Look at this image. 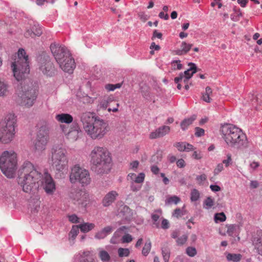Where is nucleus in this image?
Here are the masks:
<instances>
[{
    "label": "nucleus",
    "instance_id": "obj_14",
    "mask_svg": "<svg viewBox=\"0 0 262 262\" xmlns=\"http://www.w3.org/2000/svg\"><path fill=\"white\" fill-rule=\"evenodd\" d=\"M61 127L67 137L72 141L77 140L81 134V130L77 123L73 124L68 131L64 125H61Z\"/></svg>",
    "mask_w": 262,
    "mask_h": 262
},
{
    "label": "nucleus",
    "instance_id": "obj_29",
    "mask_svg": "<svg viewBox=\"0 0 262 262\" xmlns=\"http://www.w3.org/2000/svg\"><path fill=\"white\" fill-rule=\"evenodd\" d=\"M162 151L157 150V152L151 157L150 161L152 163L157 164L162 160Z\"/></svg>",
    "mask_w": 262,
    "mask_h": 262
},
{
    "label": "nucleus",
    "instance_id": "obj_49",
    "mask_svg": "<svg viewBox=\"0 0 262 262\" xmlns=\"http://www.w3.org/2000/svg\"><path fill=\"white\" fill-rule=\"evenodd\" d=\"M69 220L72 223H80L79 219L76 214H72L68 216Z\"/></svg>",
    "mask_w": 262,
    "mask_h": 262
},
{
    "label": "nucleus",
    "instance_id": "obj_30",
    "mask_svg": "<svg viewBox=\"0 0 262 262\" xmlns=\"http://www.w3.org/2000/svg\"><path fill=\"white\" fill-rule=\"evenodd\" d=\"M212 91L210 87L207 86L205 89V92L203 94L202 99L206 102L209 103L211 102V99L210 96L212 94Z\"/></svg>",
    "mask_w": 262,
    "mask_h": 262
},
{
    "label": "nucleus",
    "instance_id": "obj_28",
    "mask_svg": "<svg viewBox=\"0 0 262 262\" xmlns=\"http://www.w3.org/2000/svg\"><path fill=\"white\" fill-rule=\"evenodd\" d=\"M79 227L78 225H74L69 233V239L70 241H74L79 233Z\"/></svg>",
    "mask_w": 262,
    "mask_h": 262
},
{
    "label": "nucleus",
    "instance_id": "obj_26",
    "mask_svg": "<svg viewBox=\"0 0 262 262\" xmlns=\"http://www.w3.org/2000/svg\"><path fill=\"white\" fill-rule=\"evenodd\" d=\"M98 255L102 262H111V258L109 253L102 249H99Z\"/></svg>",
    "mask_w": 262,
    "mask_h": 262
},
{
    "label": "nucleus",
    "instance_id": "obj_51",
    "mask_svg": "<svg viewBox=\"0 0 262 262\" xmlns=\"http://www.w3.org/2000/svg\"><path fill=\"white\" fill-rule=\"evenodd\" d=\"M187 239V236L186 235H183L178 238L177 243L179 245H182L186 242Z\"/></svg>",
    "mask_w": 262,
    "mask_h": 262
},
{
    "label": "nucleus",
    "instance_id": "obj_27",
    "mask_svg": "<svg viewBox=\"0 0 262 262\" xmlns=\"http://www.w3.org/2000/svg\"><path fill=\"white\" fill-rule=\"evenodd\" d=\"M78 226L81 232H88L94 229L95 225L93 223H84L83 224H79Z\"/></svg>",
    "mask_w": 262,
    "mask_h": 262
},
{
    "label": "nucleus",
    "instance_id": "obj_56",
    "mask_svg": "<svg viewBox=\"0 0 262 262\" xmlns=\"http://www.w3.org/2000/svg\"><path fill=\"white\" fill-rule=\"evenodd\" d=\"M227 159L224 160L223 161V164H225L226 167H228L229 165V164L231 162L232 159H231V155L230 154H228L227 155Z\"/></svg>",
    "mask_w": 262,
    "mask_h": 262
},
{
    "label": "nucleus",
    "instance_id": "obj_6",
    "mask_svg": "<svg viewBox=\"0 0 262 262\" xmlns=\"http://www.w3.org/2000/svg\"><path fill=\"white\" fill-rule=\"evenodd\" d=\"M51 164L56 171L55 177L62 178L64 172L68 169V152L61 145H57L53 147L51 150Z\"/></svg>",
    "mask_w": 262,
    "mask_h": 262
},
{
    "label": "nucleus",
    "instance_id": "obj_15",
    "mask_svg": "<svg viewBox=\"0 0 262 262\" xmlns=\"http://www.w3.org/2000/svg\"><path fill=\"white\" fill-rule=\"evenodd\" d=\"M42 185L43 189L48 194H52L55 190V183L51 176L46 173L45 177H42V180L40 182V184Z\"/></svg>",
    "mask_w": 262,
    "mask_h": 262
},
{
    "label": "nucleus",
    "instance_id": "obj_19",
    "mask_svg": "<svg viewBox=\"0 0 262 262\" xmlns=\"http://www.w3.org/2000/svg\"><path fill=\"white\" fill-rule=\"evenodd\" d=\"M118 196L116 191H111L105 194L102 200V205L104 207H108L114 203Z\"/></svg>",
    "mask_w": 262,
    "mask_h": 262
},
{
    "label": "nucleus",
    "instance_id": "obj_7",
    "mask_svg": "<svg viewBox=\"0 0 262 262\" xmlns=\"http://www.w3.org/2000/svg\"><path fill=\"white\" fill-rule=\"evenodd\" d=\"M17 161L16 154L13 150L5 151L0 157V168L7 178L14 177Z\"/></svg>",
    "mask_w": 262,
    "mask_h": 262
},
{
    "label": "nucleus",
    "instance_id": "obj_22",
    "mask_svg": "<svg viewBox=\"0 0 262 262\" xmlns=\"http://www.w3.org/2000/svg\"><path fill=\"white\" fill-rule=\"evenodd\" d=\"M192 46V44L187 43L185 41H183L181 45V49L174 51L173 53L178 55H185L189 52Z\"/></svg>",
    "mask_w": 262,
    "mask_h": 262
},
{
    "label": "nucleus",
    "instance_id": "obj_12",
    "mask_svg": "<svg viewBox=\"0 0 262 262\" xmlns=\"http://www.w3.org/2000/svg\"><path fill=\"white\" fill-rule=\"evenodd\" d=\"M50 50L56 62L59 64L61 63L65 58L71 56L69 50L64 46L59 44L52 43L50 45Z\"/></svg>",
    "mask_w": 262,
    "mask_h": 262
},
{
    "label": "nucleus",
    "instance_id": "obj_21",
    "mask_svg": "<svg viewBox=\"0 0 262 262\" xmlns=\"http://www.w3.org/2000/svg\"><path fill=\"white\" fill-rule=\"evenodd\" d=\"M114 228L111 226H107L100 231L97 232L95 234V238L97 239H102L110 235L113 231Z\"/></svg>",
    "mask_w": 262,
    "mask_h": 262
},
{
    "label": "nucleus",
    "instance_id": "obj_37",
    "mask_svg": "<svg viewBox=\"0 0 262 262\" xmlns=\"http://www.w3.org/2000/svg\"><path fill=\"white\" fill-rule=\"evenodd\" d=\"M140 90L144 98H147L149 97V88L146 84H144L142 85H141Z\"/></svg>",
    "mask_w": 262,
    "mask_h": 262
},
{
    "label": "nucleus",
    "instance_id": "obj_4",
    "mask_svg": "<svg viewBox=\"0 0 262 262\" xmlns=\"http://www.w3.org/2000/svg\"><path fill=\"white\" fill-rule=\"evenodd\" d=\"M92 170L97 174L107 173L110 170L111 158L106 148L96 146L90 155Z\"/></svg>",
    "mask_w": 262,
    "mask_h": 262
},
{
    "label": "nucleus",
    "instance_id": "obj_53",
    "mask_svg": "<svg viewBox=\"0 0 262 262\" xmlns=\"http://www.w3.org/2000/svg\"><path fill=\"white\" fill-rule=\"evenodd\" d=\"M224 169V167L223 163L219 164L216 168L214 170V175L218 174L220 172H221Z\"/></svg>",
    "mask_w": 262,
    "mask_h": 262
},
{
    "label": "nucleus",
    "instance_id": "obj_41",
    "mask_svg": "<svg viewBox=\"0 0 262 262\" xmlns=\"http://www.w3.org/2000/svg\"><path fill=\"white\" fill-rule=\"evenodd\" d=\"M204 207L206 209L210 208L214 204L213 200L210 198L208 197L204 202Z\"/></svg>",
    "mask_w": 262,
    "mask_h": 262
},
{
    "label": "nucleus",
    "instance_id": "obj_50",
    "mask_svg": "<svg viewBox=\"0 0 262 262\" xmlns=\"http://www.w3.org/2000/svg\"><path fill=\"white\" fill-rule=\"evenodd\" d=\"M145 174L143 173H140L138 176H136L135 182L137 183H140L143 182L144 180Z\"/></svg>",
    "mask_w": 262,
    "mask_h": 262
},
{
    "label": "nucleus",
    "instance_id": "obj_23",
    "mask_svg": "<svg viewBox=\"0 0 262 262\" xmlns=\"http://www.w3.org/2000/svg\"><path fill=\"white\" fill-rule=\"evenodd\" d=\"M56 119L61 122L65 123H70L73 121V117L68 114H61L57 115L55 117Z\"/></svg>",
    "mask_w": 262,
    "mask_h": 262
},
{
    "label": "nucleus",
    "instance_id": "obj_10",
    "mask_svg": "<svg viewBox=\"0 0 262 262\" xmlns=\"http://www.w3.org/2000/svg\"><path fill=\"white\" fill-rule=\"evenodd\" d=\"M39 70L48 76H53L55 75L56 70L50 56L45 52L40 53L37 58Z\"/></svg>",
    "mask_w": 262,
    "mask_h": 262
},
{
    "label": "nucleus",
    "instance_id": "obj_3",
    "mask_svg": "<svg viewBox=\"0 0 262 262\" xmlns=\"http://www.w3.org/2000/svg\"><path fill=\"white\" fill-rule=\"evenodd\" d=\"M80 118L84 130L93 139H102L110 130L107 122L94 113L83 112Z\"/></svg>",
    "mask_w": 262,
    "mask_h": 262
},
{
    "label": "nucleus",
    "instance_id": "obj_33",
    "mask_svg": "<svg viewBox=\"0 0 262 262\" xmlns=\"http://www.w3.org/2000/svg\"><path fill=\"white\" fill-rule=\"evenodd\" d=\"M162 253L165 262H168L170 257V249L167 245L162 248Z\"/></svg>",
    "mask_w": 262,
    "mask_h": 262
},
{
    "label": "nucleus",
    "instance_id": "obj_60",
    "mask_svg": "<svg viewBox=\"0 0 262 262\" xmlns=\"http://www.w3.org/2000/svg\"><path fill=\"white\" fill-rule=\"evenodd\" d=\"M192 157L193 158L196 159V160L201 159L202 157V156L201 154V152H198L197 151H194V152L193 153V154L192 155Z\"/></svg>",
    "mask_w": 262,
    "mask_h": 262
},
{
    "label": "nucleus",
    "instance_id": "obj_5",
    "mask_svg": "<svg viewBox=\"0 0 262 262\" xmlns=\"http://www.w3.org/2000/svg\"><path fill=\"white\" fill-rule=\"evenodd\" d=\"M222 138L229 147L236 149H243L248 146L246 135L238 127L227 124L221 129Z\"/></svg>",
    "mask_w": 262,
    "mask_h": 262
},
{
    "label": "nucleus",
    "instance_id": "obj_35",
    "mask_svg": "<svg viewBox=\"0 0 262 262\" xmlns=\"http://www.w3.org/2000/svg\"><path fill=\"white\" fill-rule=\"evenodd\" d=\"M227 233L230 236H232L234 232L239 228L238 226L236 225H227Z\"/></svg>",
    "mask_w": 262,
    "mask_h": 262
},
{
    "label": "nucleus",
    "instance_id": "obj_2",
    "mask_svg": "<svg viewBox=\"0 0 262 262\" xmlns=\"http://www.w3.org/2000/svg\"><path fill=\"white\" fill-rule=\"evenodd\" d=\"M18 183L23 190L30 194H35L40 185L42 174L29 161H25L18 171Z\"/></svg>",
    "mask_w": 262,
    "mask_h": 262
},
{
    "label": "nucleus",
    "instance_id": "obj_54",
    "mask_svg": "<svg viewBox=\"0 0 262 262\" xmlns=\"http://www.w3.org/2000/svg\"><path fill=\"white\" fill-rule=\"evenodd\" d=\"M138 16L143 22H145L149 18V16L143 12L139 13Z\"/></svg>",
    "mask_w": 262,
    "mask_h": 262
},
{
    "label": "nucleus",
    "instance_id": "obj_18",
    "mask_svg": "<svg viewBox=\"0 0 262 262\" xmlns=\"http://www.w3.org/2000/svg\"><path fill=\"white\" fill-rule=\"evenodd\" d=\"M170 130V128L168 126L163 125L155 131L151 132L149 135V138L151 139L161 138L168 134Z\"/></svg>",
    "mask_w": 262,
    "mask_h": 262
},
{
    "label": "nucleus",
    "instance_id": "obj_8",
    "mask_svg": "<svg viewBox=\"0 0 262 262\" xmlns=\"http://www.w3.org/2000/svg\"><path fill=\"white\" fill-rule=\"evenodd\" d=\"M16 120L14 114L7 115L4 122L0 125V142L8 144L11 142L15 134Z\"/></svg>",
    "mask_w": 262,
    "mask_h": 262
},
{
    "label": "nucleus",
    "instance_id": "obj_48",
    "mask_svg": "<svg viewBox=\"0 0 262 262\" xmlns=\"http://www.w3.org/2000/svg\"><path fill=\"white\" fill-rule=\"evenodd\" d=\"M188 65L190 67L189 70L191 72V75H193L197 72V67L195 63L193 62H189Z\"/></svg>",
    "mask_w": 262,
    "mask_h": 262
},
{
    "label": "nucleus",
    "instance_id": "obj_24",
    "mask_svg": "<svg viewBox=\"0 0 262 262\" xmlns=\"http://www.w3.org/2000/svg\"><path fill=\"white\" fill-rule=\"evenodd\" d=\"M9 93V84L4 80L0 79V97L6 96Z\"/></svg>",
    "mask_w": 262,
    "mask_h": 262
},
{
    "label": "nucleus",
    "instance_id": "obj_31",
    "mask_svg": "<svg viewBox=\"0 0 262 262\" xmlns=\"http://www.w3.org/2000/svg\"><path fill=\"white\" fill-rule=\"evenodd\" d=\"M242 255L240 254L228 253L226 256L227 259L228 261L233 262H238L242 258Z\"/></svg>",
    "mask_w": 262,
    "mask_h": 262
},
{
    "label": "nucleus",
    "instance_id": "obj_46",
    "mask_svg": "<svg viewBox=\"0 0 262 262\" xmlns=\"http://www.w3.org/2000/svg\"><path fill=\"white\" fill-rule=\"evenodd\" d=\"M185 142H177L174 144V146L177 148L179 151H185Z\"/></svg>",
    "mask_w": 262,
    "mask_h": 262
},
{
    "label": "nucleus",
    "instance_id": "obj_52",
    "mask_svg": "<svg viewBox=\"0 0 262 262\" xmlns=\"http://www.w3.org/2000/svg\"><path fill=\"white\" fill-rule=\"evenodd\" d=\"M195 135L196 137H201L204 135L205 131L203 128H200L199 127H196L195 128Z\"/></svg>",
    "mask_w": 262,
    "mask_h": 262
},
{
    "label": "nucleus",
    "instance_id": "obj_16",
    "mask_svg": "<svg viewBox=\"0 0 262 262\" xmlns=\"http://www.w3.org/2000/svg\"><path fill=\"white\" fill-rule=\"evenodd\" d=\"M113 103H115L116 106L113 108L108 107L107 110L110 112L111 111L116 112L118 110V107L119 105L118 103H116V101L114 100V98L113 96H105L103 97L100 100L98 106L100 108L106 109L107 106H110Z\"/></svg>",
    "mask_w": 262,
    "mask_h": 262
},
{
    "label": "nucleus",
    "instance_id": "obj_39",
    "mask_svg": "<svg viewBox=\"0 0 262 262\" xmlns=\"http://www.w3.org/2000/svg\"><path fill=\"white\" fill-rule=\"evenodd\" d=\"M31 30L34 32V35L35 36H39L42 34V30L41 28L36 25H34L31 27Z\"/></svg>",
    "mask_w": 262,
    "mask_h": 262
},
{
    "label": "nucleus",
    "instance_id": "obj_43",
    "mask_svg": "<svg viewBox=\"0 0 262 262\" xmlns=\"http://www.w3.org/2000/svg\"><path fill=\"white\" fill-rule=\"evenodd\" d=\"M199 192L195 189H193L191 192V200L192 201H196L199 199Z\"/></svg>",
    "mask_w": 262,
    "mask_h": 262
},
{
    "label": "nucleus",
    "instance_id": "obj_45",
    "mask_svg": "<svg viewBox=\"0 0 262 262\" xmlns=\"http://www.w3.org/2000/svg\"><path fill=\"white\" fill-rule=\"evenodd\" d=\"M155 213L151 215V218L153 221L157 222L162 214V210L160 209H157L155 211Z\"/></svg>",
    "mask_w": 262,
    "mask_h": 262
},
{
    "label": "nucleus",
    "instance_id": "obj_11",
    "mask_svg": "<svg viewBox=\"0 0 262 262\" xmlns=\"http://www.w3.org/2000/svg\"><path fill=\"white\" fill-rule=\"evenodd\" d=\"M49 129L46 122L39 125L36 138L34 142V148L38 152L45 149L49 139Z\"/></svg>",
    "mask_w": 262,
    "mask_h": 262
},
{
    "label": "nucleus",
    "instance_id": "obj_63",
    "mask_svg": "<svg viewBox=\"0 0 262 262\" xmlns=\"http://www.w3.org/2000/svg\"><path fill=\"white\" fill-rule=\"evenodd\" d=\"M151 171L155 174H157L159 172V168L156 165H153L151 167Z\"/></svg>",
    "mask_w": 262,
    "mask_h": 262
},
{
    "label": "nucleus",
    "instance_id": "obj_34",
    "mask_svg": "<svg viewBox=\"0 0 262 262\" xmlns=\"http://www.w3.org/2000/svg\"><path fill=\"white\" fill-rule=\"evenodd\" d=\"M151 248V244L149 239H148L144 244L142 250V254L144 256H147L149 253Z\"/></svg>",
    "mask_w": 262,
    "mask_h": 262
},
{
    "label": "nucleus",
    "instance_id": "obj_42",
    "mask_svg": "<svg viewBox=\"0 0 262 262\" xmlns=\"http://www.w3.org/2000/svg\"><path fill=\"white\" fill-rule=\"evenodd\" d=\"M186 252L190 257H193L196 254V250L194 247H189L187 248Z\"/></svg>",
    "mask_w": 262,
    "mask_h": 262
},
{
    "label": "nucleus",
    "instance_id": "obj_58",
    "mask_svg": "<svg viewBox=\"0 0 262 262\" xmlns=\"http://www.w3.org/2000/svg\"><path fill=\"white\" fill-rule=\"evenodd\" d=\"M35 35H34V32L31 30V28L30 29H28L25 33V36L27 38L29 37H33Z\"/></svg>",
    "mask_w": 262,
    "mask_h": 262
},
{
    "label": "nucleus",
    "instance_id": "obj_64",
    "mask_svg": "<svg viewBox=\"0 0 262 262\" xmlns=\"http://www.w3.org/2000/svg\"><path fill=\"white\" fill-rule=\"evenodd\" d=\"M207 177L205 174H202L200 176H199L196 177V180L198 181L202 182L206 180Z\"/></svg>",
    "mask_w": 262,
    "mask_h": 262
},
{
    "label": "nucleus",
    "instance_id": "obj_57",
    "mask_svg": "<svg viewBox=\"0 0 262 262\" xmlns=\"http://www.w3.org/2000/svg\"><path fill=\"white\" fill-rule=\"evenodd\" d=\"M79 262H95L93 259L91 257H85V256H81Z\"/></svg>",
    "mask_w": 262,
    "mask_h": 262
},
{
    "label": "nucleus",
    "instance_id": "obj_59",
    "mask_svg": "<svg viewBox=\"0 0 262 262\" xmlns=\"http://www.w3.org/2000/svg\"><path fill=\"white\" fill-rule=\"evenodd\" d=\"M177 165L180 168H183L185 166V162L182 159H179L177 161Z\"/></svg>",
    "mask_w": 262,
    "mask_h": 262
},
{
    "label": "nucleus",
    "instance_id": "obj_25",
    "mask_svg": "<svg viewBox=\"0 0 262 262\" xmlns=\"http://www.w3.org/2000/svg\"><path fill=\"white\" fill-rule=\"evenodd\" d=\"M196 116L195 115H192L189 118H186L183 120L180 124L181 128L185 130H186L188 126L191 125L192 122L196 119Z\"/></svg>",
    "mask_w": 262,
    "mask_h": 262
},
{
    "label": "nucleus",
    "instance_id": "obj_1",
    "mask_svg": "<svg viewBox=\"0 0 262 262\" xmlns=\"http://www.w3.org/2000/svg\"><path fill=\"white\" fill-rule=\"evenodd\" d=\"M13 75L19 81L21 80L17 88L20 104L26 107H30L34 103L37 96V92L29 79H25L30 72L28 57L23 49H19L17 57L12 63Z\"/></svg>",
    "mask_w": 262,
    "mask_h": 262
},
{
    "label": "nucleus",
    "instance_id": "obj_61",
    "mask_svg": "<svg viewBox=\"0 0 262 262\" xmlns=\"http://www.w3.org/2000/svg\"><path fill=\"white\" fill-rule=\"evenodd\" d=\"M210 188L212 191L217 192L221 190V187L216 185H211Z\"/></svg>",
    "mask_w": 262,
    "mask_h": 262
},
{
    "label": "nucleus",
    "instance_id": "obj_44",
    "mask_svg": "<svg viewBox=\"0 0 262 262\" xmlns=\"http://www.w3.org/2000/svg\"><path fill=\"white\" fill-rule=\"evenodd\" d=\"M171 65L174 70H181L183 68V66L180 63V60H173L171 62Z\"/></svg>",
    "mask_w": 262,
    "mask_h": 262
},
{
    "label": "nucleus",
    "instance_id": "obj_55",
    "mask_svg": "<svg viewBox=\"0 0 262 262\" xmlns=\"http://www.w3.org/2000/svg\"><path fill=\"white\" fill-rule=\"evenodd\" d=\"M182 215H183L182 213V210L180 208H177L174 210L173 212L172 215L177 218H179Z\"/></svg>",
    "mask_w": 262,
    "mask_h": 262
},
{
    "label": "nucleus",
    "instance_id": "obj_38",
    "mask_svg": "<svg viewBox=\"0 0 262 262\" xmlns=\"http://www.w3.org/2000/svg\"><path fill=\"white\" fill-rule=\"evenodd\" d=\"M118 252L120 257L128 256L129 254V250L127 248H120L118 249Z\"/></svg>",
    "mask_w": 262,
    "mask_h": 262
},
{
    "label": "nucleus",
    "instance_id": "obj_9",
    "mask_svg": "<svg viewBox=\"0 0 262 262\" xmlns=\"http://www.w3.org/2000/svg\"><path fill=\"white\" fill-rule=\"evenodd\" d=\"M70 181L72 184L80 183L83 186L88 185L91 181L88 170L75 165L71 168L70 174Z\"/></svg>",
    "mask_w": 262,
    "mask_h": 262
},
{
    "label": "nucleus",
    "instance_id": "obj_13",
    "mask_svg": "<svg viewBox=\"0 0 262 262\" xmlns=\"http://www.w3.org/2000/svg\"><path fill=\"white\" fill-rule=\"evenodd\" d=\"M69 196L74 204L82 206H85L89 200V194L80 189H72Z\"/></svg>",
    "mask_w": 262,
    "mask_h": 262
},
{
    "label": "nucleus",
    "instance_id": "obj_17",
    "mask_svg": "<svg viewBox=\"0 0 262 262\" xmlns=\"http://www.w3.org/2000/svg\"><path fill=\"white\" fill-rule=\"evenodd\" d=\"M59 66L62 70L69 73H72L75 68L74 60L71 56L65 58Z\"/></svg>",
    "mask_w": 262,
    "mask_h": 262
},
{
    "label": "nucleus",
    "instance_id": "obj_47",
    "mask_svg": "<svg viewBox=\"0 0 262 262\" xmlns=\"http://www.w3.org/2000/svg\"><path fill=\"white\" fill-rule=\"evenodd\" d=\"M132 240L133 237L132 235L128 233L125 234L122 238V242L123 243H128L132 242Z\"/></svg>",
    "mask_w": 262,
    "mask_h": 262
},
{
    "label": "nucleus",
    "instance_id": "obj_36",
    "mask_svg": "<svg viewBox=\"0 0 262 262\" xmlns=\"http://www.w3.org/2000/svg\"><path fill=\"white\" fill-rule=\"evenodd\" d=\"M180 201V199L178 196H177L176 195H173V196H172L171 197H169V198H167L165 200V204L166 205H167V204H171L172 203H174L175 204H177Z\"/></svg>",
    "mask_w": 262,
    "mask_h": 262
},
{
    "label": "nucleus",
    "instance_id": "obj_62",
    "mask_svg": "<svg viewBox=\"0 0 262 262\" xmlns=\"http://www.w3.org/2000/svg\"><path fill=\"white\" fill-rule=\"evenodd\" d=\"M162 227L163 229H168L169 228V222L166 219L163 220L162 222Z\"/></svg>",
    "mask_w": 262,
    "mask_h": 262
},
{
    "label": "nucleus",
    "instance_id": "obj_32",
    "mask_svg": "<svg viewBox=\"0 0 262 262\" xmlns=\"http://www.w3.org/2000/svg\"><path fill=\"white\" fill-rule=\"evenodd\" d=\"M190 79V76H188L187 77H185L183 73H181L179 76L174 78V82L176 83H183L185 84H188L189 80Z\"/></svg>",
    "mask_w": 262,
    "mask_h": 262
},
{
    "label": "nucleus",
    "instance_id": "obj_40",
    "mask_svg": "<svg viewBox=\"0 0 262 262\" xmlns=\"http://www.w3.org/2000/svg\"><path fill=\"white\" fill-rule=\"evenodd\" d=\"M226 217L224 212H221L219 213H216L214 216V220L216 222H224L226 220Z\"/></svg>",
    "mask_w": 262,
    "mask_h": 262
},
{
    "label": "nucleus",
    "instance_id": "obj_20",
    "mask_svg": "<svg viewBox=\"0 0 262 262\" xmlns=\"http://www.w3.org/2000/svg\"><path fill=\"white\" fill-rule=\"evenodd\" d=\"M133 213L130 209L126 205H121L118 209V215L125 220H129Z\"/></svg>",
    "mask_w": 262,
    "mask_h": 262
}]
</instances>
